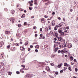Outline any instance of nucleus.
Returning a JSON list of instances; mask_svg holds the SVG:
<instances>
[{"label": "nucleus", "mask_w": 78, "mask_h": 78, "mask_svg": "<svg viewBox=\"0 0 78 78\" xmlns=\"http://www.w3.org/2000/svg\"><path fill=\"white\" fill-rule=\"evenodd\" d=\"M4 66L5 65L3 63L1 62L0 63V69H1L3 70V69H4Z\"/></svg>", "instance_id": "1"}, {"label": "nucleus", "mask_w": 78, "mask_h": 78, "mask_svg": "<svg viewBox=\"0 0 78 78\" xmlns=\"http://www.w3.org/2000/svg\"><path fill=\"white\" fill-rule=\"evenodd\" d=\"M4 45V43H3V42L2 41L0 43V49L3 48Z\"/></svg>", "instance_id": "2"}, {"label": "nucleus", "mask_w": 78, "mask_h": 78, "mask_svg": "<svg viewBox=\"0 0 78 78\" xmlns=\"http://www.w3.org/2000/svg\"><path fill=\"white\" fill-rule=\"evenodd\" d=\"M9 20L11 22H12V23H14V21H15V19L14 18H10L9 19Z\"/></svg>", "instance_id": "3"}, {"label": "nucleus", "mask_w": 78, "mask_h": 78, "mask_svg": "<svg viewBox=\"0 0 78 78\" xmlns=\"http://www.w3.org/2000/svg\"><path fill=\"white\" fill-rule=\"evenodd\" d=\"M16 36H17L18 39H19V37H20V36H21V34H20L19 33H18L16 34Z\"/></svg>", "instance_id": "4"}, {"label": "nucleus", "mask_w": 78, "mask_h": 78, "mask_svg": "<svg viewBox=\"0 0 78 78\" xmlns=\"http://www.w3.org/2000/svg\"><path fill=\"white\" fill-rule=\"evenodd\" d=\"M41 21L43 23H45V20L43 18L41 19Z\"/></svg>", "instance_id": "5"}, {"label": "nucleus", "mask_w": 78, "mask_h": 78, "mask_svg": "<svg viewBox=\"0 0 78 78\" xmlns=\"http://www.w3.org/2000/svg\"><path fill=\"white\" fill-rule=\"evenodd\" d=\"M62 25H65V23L63 22L61 23L60 24H58V25H59V27H61L62 26Z\"/></svg>", "instance_id": "6"}, {"label": "nucleus", "mask_w": 78, "mask_h": 78, "mask_svg": "<svg viewBox=\"0 0 78 78\" xmlns=\"http://www.w3.org/2000/svg\"><path fill=\"white\" fill-rule=\"evenodd\" d=\"M31 76L30 74H27L26 75L25 77L26 78H30Z\"/></svg>", "instance_id": "7"}, {"label": "nucleus", "mask_w": 78, "mask_h": 78, "mask_svg": "<svg viewBox=\"0 0 78 78\" xmlns=\"http://www.w3.org/2000/svg\"><path fill=\"white\" fill-rule=\"evenodd\" d=\"M20 50H21L22 51H23L25 50V49L22 46H20Z\"/></svg>", "instance_id": "8"}, {"label": "nucleus", "mask_w": 78, "mask_h": 78, "mask_svg": "<svg viewBox=\"0 0 78 78\" xmlns=\"http://www.w3.org/2000/svg\"><path fill=\"white\" fill-rule=\"evenodd\" d=\"M51 24L52 26H55V21L54 20H53Z\"/></svg>", "instance_id": "9"}, {"label": "nucleus", "mask_w": 78, "mask_h": 78, "mask_svg": "<svg viewBox=\"0 0 78 78\" xmlns=\"http://www.w3.org/2000/svg\"><path fill=\"white\" fill-rule=\"evenodd\" d=\"M45 69L47 70V71H50V68L48 66L46 67Z\"/></svg>", "instance_id": "10"}, {"label": "nucleus", "mask_w": 78, "mask_h": 78, "mask_svg": "<svg viewBox=\"0 0 78 78\" xmlns=\"http://www.w3.org/2000/svg\"><path fill=\"white\" fill-rule=\"evenodd\" d=\"M61 29H62V28H61V29H59L58 31V33H60V34H61L62 32V30H61Z\"/></svg>", "instance_id": "11"}, {"label": "nucleus", "mask_w": 78, "mask_h": 78, "mask_svg": "<svg viewBox=\"0 0 78 78\" xmlns=\"http://www.w3.org/2000/svg\"><path fill=\"white\" fill-rule=\"evenodd\" d=\"M68 48H71V47H72V44H69L68 46Z\"/></svg>", "instance_id": "12"}, {"label": "nucleus", "mask_w": 78, "mask_h": 78, "mask_svg": "<svg viewBox=\"0 0 78 78\" xmlns=\"http://www.w3.org/2000/svg\"><path fill=\"white\" fill-rule=\"evenodd\" d=\"M62 39V37H59L58 40V41H61Z\"/></svg>", "instance_id": "13"}, {"label": "nucleus", "mask_w": 78, "mask_h": 78, "mask_svg": "<svg viewBox=\"0 0 78 78\" xmlns=\"http://www.w3.org/2000/svg\"><path fill=\"white\" fill-rule=\"evenodd\" d=\"M57 48L58 49H60L61 48V46L59 44V45H57Z\"/></svg>", "instance_id": "14"}, {"label": "nucleus", "mask_w": 78, "mask_h": 78, "mask_svg": "<svg viewBox=\"0 0 78 78\" xmlns=\"http://www.w3.org/2000/svg\"><path fill=\"white\" fill-rule=\"evenodd\" d=\"M5 34H10V32L8 31H5Z\"/></svg>", "instance_id": "15"}, {"label": "nucleus", "mask_w": 78, "mask_h": 78, "mask_svg": "<svg viewBox=\"0 0 78 78\" xmlns=\"http://www.w3.org/2000/svg\"><path fill=\"white\" fill-rule=\"evenodd\" d=\"M58 48H56L55 49H54V51H55V52H56V51H58Z\"/></svg>", "instance_id": "16"}, {"label": "nucleus", "mask_w": 78, "mask_h": 78, "mask_svg": "<svg viewBox=\"0 0 78 78\" xmlns=\"http://www.w3.org/2000/svg\"><path fill=\"white\" fill-rule=\"evenodd\" d=\"M28 3L30 4V6H33V4L31 3V2L30 1L28 2Z\"/></svg>", "instance_id": "17"}, {"label": "nucleus", "mask_w": 78, "mask_h": 78, "mask_svg": "<svg viewBox=\"0 0 78 78\" xmlns=\"http://www.w3.org/2000/svg\"><path fill=\"white\" fill-rule=\"evenodd\" d=\"M11 13H12V14H14V12L15 11L14 10H12L11 11Z\"/></svg>", "instance_id": "18"}, {"label": "nucleus", "mask_w": 78, "mask_h": 78, "mask_svg": "<svg viewBox=\"0 0 78 78\" xmlns=\"http://www.w3.org/2000/svg\"><path fill=\"white\" fill-rule=\"evenodd\" d=\"M3 55L2 54H0V58H3Z\"/></svg>", "instance_id": "19"}, {"label": "nucleus", "mask_w": 78, "mask_h": 78, "mask_svg": "<svg viewBox=\"0 0 78 78\" xmlns=\"http://www.w3.org/2000/svg\"><path fill=\"white\" fill-rule=\"evenodd\" d=\"M28 41H27L24 44L25 45V46L27 45H28Z\"/></svg>", "instance_id": "20"}, {"label": "nucleus", "mask_w": 78, "mask_h": 78, "mask_svg": "<svg viewBox=\"0 0 78 78\" xmlns=\"http://www.w3.org/2000/svg\"><path fill=\"white\" fill-rule=\"evenodd\" d=\"M36 48H39V45H37L35 46Z\"/></svg>", "instance_id": "21"}, {"label": "nucleus", "mask_w": 78, "mask_h": 78, "mask_svg": "<svg viewBox=\"0 0 78 78\" xmlns=\"http://www.w3.org/2000/svg\"><path fill=\"white\" fill-rule=\"evenodd\" d=\"M34 2L35 5H37V0H34Z\"/></svg>", "instance_id": "22"}, {"label": "nucleus", "mask_w": 78, "mask_h": 78, "mask_svg": "<svg viewBox=\"0 0 78 78\" xmlns=\"http://www.w3.org/2000/svg\"><path fill=\"white\" fill-rule=\"evenodd\" d=\"M25 17V14H23L22 16H21V18H22L23 17Z\"/></svg>", "instance_id": "23"}, {"label": "nucleus", "mask_w": 78, "mask_h": 78, "mask_svg": "<svg viewBox=\"0 0 78 78\" xmlns=\"http://www.w3.org/2000/svg\"><path fill=\"white\" fill-rule=\"evenodd\" d=\"M10 47H11V45H10V44H9L7 46V48H8V49H9V48H10Z\"/></svg>", "instance_id": "24"}, {"label": "nucleus", "mask_w": 78, "mask_h": 78, "mask_svg": "<svg viewBox=\"0 0 78 78\" xmlns=\"http://www.w3.org/2000/svg\"><path fill=\"white\" fill-rule=\"evenodd\" d=\"M18 27L19 28H20V27H22V25L20 24H19L18 25Z\"/></svg>", "instance_id": "25"}, {"label": "nucleus", "mask_w": 78, "mask_h": 78, "mask_svg": "<svg viewBox=\"0 0 78 78\" xmlns=\"http://www.w3.org/2000/svg\"><path fill=\"white\" fill-rule=\"evenodd\" d=\"M16 73L17 74H18V75H19V74H20V72L18 71H16Z\"/></svg>", "instance_id": "26"}, {"label": "nucleus", "mask_w": 78, "mask_h": 78, "mask_svg": "<svg viewBox=\"0 0 78 78\" xmlns=\"http://www.w3.org/2000/svg\"><path fill=\"white\" fill-rule=\"evenodd\" d=\"M63 45L65 47H67V46L66 45V44L65 43H64L63 44Z\"/></svg>", "instance_id": "27"}, {"label": "nucleus", "mask_w": 78, "mask_h": 78, "mask_svg": "<svg viewBox=\"0 0 78 78\" xmlns=\"http://www.w3.org/2000/svg\"><path fill=\"white\" fill-rule=\"evenodd\" d=\"M4 10H5V11H6V12H7L8 11V9H6V8H5L4 9Z\"/></svg>", "instance_id": "28"}, {"label": "nucleus", "mask_w": 78, "mask_h": 78, "mask_svg": "<svg viewBox=\"0 0 78 78\" xmlns=\"http://www.w3.org/2000/svg\"><path fill=\"white\" fill-rule=\"evenodd\" d=\"M58 68H60V67H61V65H58Z\"/></svg>", "instance_id": "29"}, {"label": "nucleus", "mask_w": 78, "mask_h": 78, "mask_svg": "<svg viewBox=\"0 0 78 78\" xmlns=\"http://www.w3.org/2000/svg\"><path fill=\"white\" fill-rule=\"evenodd\" d=\"M61 52H63V53H64V52H65V50L64 49H63L61 51Z\"/></svg>", "instance_id": "30"}, {"label": "nucleus", "mask_w": 78, "mask_h": 78, "mask_svg": "<svg viewBox=\"0 0 78 78\" xmlns=\"http://www.w3.org/2000/svg\"><path fill=\"white\" fill-rule=\"evenodd\" d=\"M16 46H18L19 45V44L18 43H16Z\"/></svg>", "instance_id": "31"}, {"label": "nucleus", "mask_w": 78, "mask_h": 78, "mask_svg": "<svg viewBox=\"0 0 78 78\" xmlns=\"http://www.w3.org/2000/svg\"><path fill=\"white\" fill-rule=\"evenodd\" d=\"M56 44H58V45H60V42H56Z\"/></svg>", "instance_id": "32"}, {"label": "nucleus", "mask_w": 78, "mask_h": 78, "mask_svg": "<svg viewBox=\"0 0 78 78\" xmlns=\"http://www.w3.org/2000/svg\"><path fill=\"white\" fill-rule=\"evenodd\" d=\"M21 67H23L24 68H25V66L24 65H21Z\"/></svg>", "instance_id": "33"}, {"label": "nucleus", "mask_w": 78, "mask_h": 78, "mask_svg": "<svg viewBox=\"0 0 78 78\" xmlns=\"http://www.w3.org/2000/svg\"><path fill=\"white\" fill-rule=\"evenodd\" d=\"M68 69L69 70H70V71H71L72 70V69L71 68V67H69Z\"/></svg>", "instance_id": "34"}, {"label": "nucleus", "mask_w": 78, "mask_h": 78, "mask_svg": "<svg viewBox=\"0 0 78 78\" xmlns=\"http://www.w3.org/2000/svg\"><path fill=\"white\" fill-rule=\"evenodd\" d=\"M55 36H58V33H55Z\"/></svg>", "instance_id": "35"}, {"label": "nucleus", "mask_w": 78, "mask_h": 78, "mask_svg": "<svg viewBox=\"0 0 78 78\" xmlns=\"http://www.w3.org/2000/svg\"><path fill=\"white\" fill-rule=\"evenodd\" d=\"M70 58L71 60H73V57L72 56L70 57Z\"/></svg>", "instance_id": "36"}, {"label": "nucleus", "mask_w": 78, "mask_h": 78, "mask_svg": "<svg viewBox=\"0 0 78 78\" xmlns=\"http://www.w3.org/2000/svg\"><path fill=\"white\" fill-rule=\"evenodd\" d=\"M54 30H55V31H56L57 30V27H54Z\"/></svg>", "instance_id": "37"}, {"label": "nucleus", "mask_w": 78, "mask_h": 78, "mask_svg": "<svg viewBox=\"0 0 78 78\" xmlns=\"http://www.w3.org/2000/svg\"><path fill=\"white\" fill-rule=\"evenodd\" d=\"M45 30H46V31H48V28H47V27H46L45 28Z\"/></svg>", "instance_id": "38"}, {"label": "nucleus", "mask_w": 78, "mask_h": 78, "mask_svg": "<svg viewBox=\"0 0 78 78\" xmlns=\"http://www.w3.org/2000/svg\"><path fill=\"white\" fill-rule=\"evenodd\" d=\"M54 56H55V55H52L51 56V58H54Z\"/></svg>", "instance_id": "39"}, {"label": "nucleus", "mask_w": 78, "mask_h": 78, "mask_svg": "<svg viewBox=\"0 0 78 78\" xmlns=\"http://www.w3.org/2000/svg\"><path fill=\"white\" fill-rule=\"evenodd\" d=\"M75 70L76 72H77V71H78V69H77V68H75Z\"/></svg>", "instance_id": "40"}, {"label": "nucleus", "mask_w": 78, "mask_h": 78, "mask_svg": "<svg viewBox=\"0 0 78 78\" xmlns=\"http://www.w3.org/2000/svg\"><path fill=\"white\" fill-rule=\"evenodd\" d=\"M33 28H34V29L35 30H36V28H37L36 27L34 26L33 27Z\"/></svg>", "instance_id": "41"}, {"label": "nucleus", "mask_w": 78, "mask_h": 78, "mask_svg": "<svg viewBox=\"0 0 78 78\" xmlns=\"http://www.w3.org/2000/svg\"><path fill=\"white\" fill-rule=\"evenodd\" d=\"M67 64L66 63H65L64 64V66H67Z\"/></svg>", "instance_id": "42"}, {"label": "nucleus", "mask_w": 78, "mask_h": 78, "mask_svg": "<svg viewBox=\"0 0 78 78\" xmlns=\"http://www.w3.org/2000/svg\"><path fill=\"white\" fill-rule=\"evenodd\" d=\"M61 35H62V36H63V35H64V33L62 32L61 34Z\"/></svg>", "instance_id": "43"}, {"label": "nucleus", "mask_w": 78, "mask_h": 78, "mask_svg": "<svg viewBox=\"0 0 78 78\" xmlns=\"http://www.w3.org/2000/svg\"><path fill=\"white\" fill-rule=\"evenodd\" d=\"M61 51L60 50H59L58 51V53H61Z\"/></svg>", "instance_id": "44"}, {"label": "nucleus", "mask_w": 78, "mask_h": 78, "mask_svg": "<svg viewBox=\"0 0 78 78\" xmlns=\"http://www.w3.org/2000/svg\"><path fill=\"white\" fill-rule=\"evenodd\" d=\"M2 19V15H0V19Z\"/></svg>", "instance_id": "45"}, {"label": "nucleus", "mask_w": 78, "mask_h": 78, "mask_svg": "<svg viewBox=\"0 0 78 78\" xmlns=\"http://www.w3.org/2000/svg\"><path fill=\"white\" fill-rule=\"evenodd\" d=\"M20 71L21 73H24V71L23 70H20Z\"/></svg>", "instance_id": "46"}, {"label": "nucleus", "mask_w": 78, "mask_h": 78, "mask_svg": "<svg viewBox=\"0 0 78 78\" xmlns=\"http://www.w3.org/2000/svg\"><path fill=\"white\" fill-rule=\"evenodd\" d=\"M43 73L44 74H45V73H47L45 71H44L43 72Z\"/></svg>", "instance_id": "47"}, {"label": "nucleus", "mask_w": 78, "mask_h": 78, "mask_svg": "<svg viewBox=\"0 0 78 78\" xmlns=\"http://www.w3.org/2000/svg\"><path fill=\"white\" fill-rule=\"evenodd\" d=\"M74 62H77V61H76V59H74Z\"/></svg>", "instance_id": "48"}, {"label": "nucleus", "mask_w": 78, "mask_h": 78, "mask_svg": "<svg viewBox=\"0 0 78 78\" xmlns=\"http://www.w3.org/2000/svg\"><path fill=\"white\" fill-rule=\"evenodd\" d=\"M22 41V40H21V39H20V44H22V42H21V41Z\"/></svg>", "instance_id": "49"}, {"label": "nucleus", "mask_w": 78, "mask_h": 78, "mask_svg": "<svg viewBox=\"0 0 78 78\" xmlns=\"http://www.w3.org/2000/svg\"><path fill=\"white\" fill-rule=\"evenodd\" d=\"M12 73L11 72H9V75H11Z\"/></svg>", "instance_id": "50"}, {"label": "nucleus", "mask_w": 78, "mask_h": 78, "mask_svg": "<svg viewBox=\"0 0 78 78\" xmlns=\"http://www.w3.org/2000/svg\"><path fill=\"white\" fill-rule=\"evenodd\" d=\"M42 39H45V37L44 36H43Z\"/></svg>", "instance_id": "51"}, {"label": "nucleus", "mask_w": 78, "mask_h": 78, "mask_svg": "<svg viewBox=\"0 0 78 78\" xmlns=\"http://www.w3.org/2000/svg\"><path fill=\"white\" fill-rule=\"evenodd\" d=\"M31 8H32V7L31 8L29 7V9H30V10H32V9H31Z\"/></svg>", "instance_id": "52"}, {"label": "nucleus", "mask_w": 78, "mask_h": 78, "mask_svg": "<svg viewBox=\"0 0 78 78\" xmlns=\"http://www.w3.org/2000/svg\"><path fill=\"white\" fill-rule=\"evenodd\" d=\"M67 51H66V50L65 51V52H64V53H66V54H67Z\"/></svg>", "instance_id": "53"}, {"label": "nucleus", "mask_w": 78, "mask_h": 78, "mask_svg": "<svg viewBox=\"0 0 78 78\" xmlns=\"http://www.w3.org/2000/svg\"><path fill=\"white\" fill-rule=\"evenodd\" d=\"M58 20H61V18L58 17Z\"/></svg>", "instance_id": "54"}, {"label": "nucleus", "mask_w": 78, "mask_h": 78, "mask_svg": "<svg viewBox=\"0 0 78 78\" xmlns=\"http://www.w3.org/2000/svg\"><path fill=\"white\" fill-rule=\"evenodd\" d=\"M55 27H56L57 28H58V27H59V25H58V26L57 25H56Z\"/></svg>", "instance_id": "55"}, {"label": "nucleus", "mask_w": 78, "mask_h": 78, "mask_svg": "<svg viewBox=\"0 0 78 78\" xmlns=\"http://www.w3.org/2000/svg\"><path fill=\"white\" fill-rule=\"evenodd\" d=\"M26 25H27V22H25L24 23V25L25 26Z\"/></svg>", "instance_id": "56"}, {"label": "nucleus", "mask_w": 78, "mask_h": 78, "mask_svg": "<svg viewBox=\"0 0 78 78\" xmlns=\"http://www.w3.org/2000/svg\"><path fill=\"white\" fill-rule=\"evenodd\" d=\"M66 69H67V67H64V71H65L66 70Z\"/></svg>", "instance_id": "57"}, {"label": "nucleus", "mask_w": 78, "mask_h": 78, "mask_svg": "<svg viewBox=\"0 0 78 78\" xmlns=\"http://www.w3.org/2000/svg\"><path fill=\"white\" fill-rule=\"evenodd\" d=\"M58 72H55V74H56V75H58Z\"/></svg>", "instance_id": "58"}, {"label": "nucleus", "mask_w": 78, "mask_h": 78, "mask_svg": "<svg viewBox=\"0 0 78 78\" xmlns=\"http://www.w3.org/2000/svg\"><path fill=\"white\" fill-rule=\"evenodd\" d=\"M35 52H36V53H37V52H38V50L37 49H36L35 50Z\"/></svg>", "instance_id": "59"}, {"label": "nucleus", "mask_w": 78, "mask_h": 78, "mask_svg": "<svg viewBox=\"0 0 78 78\" xmlns=\"http://www.w3.org/2000/svg\"><path fill=\"white\" fill-rule=\"evenodd\" d=\"M54 40H55V41H57V39L56 38V37H55L54 38Z\"/></svg>", "instance_id": "60"}, {"label": "nucleus", "mask_w": 78, "mask_h": 78, "mask_svg": "<svg viewBox=\"0 0 78 78\" xmlns=\"http://www.w3.org/2000/svg\"><path fill=\"white\" fill-rule=\"evenodd\" d=\"M45 18H48V16H46V15H45L44 16Z\"/></svg>", "instance_id": "61"}, {"label": "nucleus", "mask_w": 78, "mask_h": 78, "mask_svg": "<svg viewBox=\"0 0 78 78\" xmlns=\"http://www.w3.org/2000/svg\"><path fill=\"white\" fill-rule=\"evenodd\" d=\"M61 47H62V48H64V45H61Z\"/></svg>", "instance_id": "62"}, {"label": "nucleus", "mask_w": 78, "mask_h": 78, "mask_svg": "<svg viewBox=\"0 0 78 78\" xmlns=\"http://www.w3.org/2000/svg\"><path fill=\"white\" fill-rule=\"evenodd\" d=\"M30 50H31V49L30 48H29L28 49V51H30Z\"/></svg>", "instance_id": "63"}, {"label": "nucleus", "mask_w": 78, "mask_h": 78, "mask_svg": "<svg viewBox=\"0 0 78 78\" xmlns=\"http://www.w3.org/2000/svg\"><path fill=\"white\" fill-rule=\"evenodd\" d=\"M63 72V70H61L60 71V73H62Z\"/></svg>", "instance_id": "64"}]
</instances>
